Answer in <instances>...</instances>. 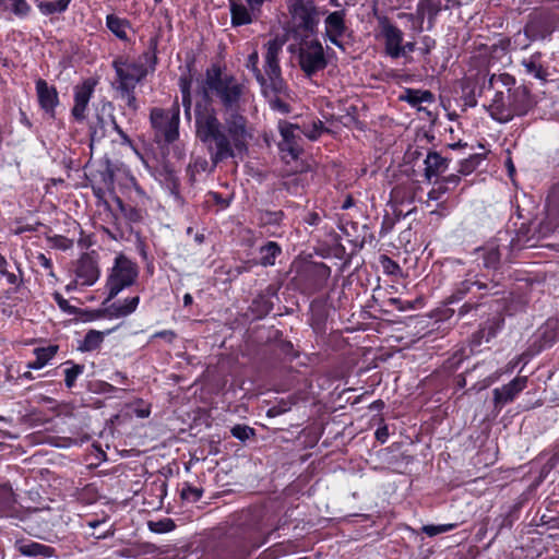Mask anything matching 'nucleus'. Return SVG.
I'll list each match as a JSON object with an SVG mask.
<instances>
[{"instance_id": "obj_1", "label": "nucleus", "mask_w": 559, "mask_h": 559, "mask_svg": "<svg viewBox=\"0 0 559 559\" xmlns=\"http://www.w3.org/2000/svg\"><path fill=\"white\" fill-rule=\"evenodd\" d=\"M204 98L194 108L195 138L203 143L213 165L242 156L254 138V129L240 111L246 87L218 66L206 70Z\"/></svg>"}, {"instance_id": "obj_2", "label": "nucleus", "mask_w": 559, "mask_h": 559, "mask_svg": "<svg viewBox=\"0 0 559 559\" xmlns=\"http://www.w3.org/2000/svg\"><path fill=\"white\" fill-rule=\"evenodd\" d=\"M496 80L501 81L508 88L507 92H496L488 107L490 116L499 122H508L515 116L527 114L534 105L527 87L524 85L511 87L510 85H514V79L509 74H500L498 78L492 75L490 84Z\"/></svg>"}, {"instance_id": "obj_3", "label": "nucleus", "mask_w": 559, "mask_h": 559, "mask_svg": "<svg viewBox=\"0 0 559 559\" xmlns=\"http://www.w3.org/2000/svg\"><path fill=\"white\" fill-rule=\"evenodd\" d=\"M286 39L282 36H274L264 44L263 71L267 80L269 93L281 92L284 88V79L280 66V55Z\"/></svg>"}, {"instance_id": "obj_4", "label": "nucleus", "mask_w": 559, "mask_h": 559, "mask_svg": "<svg viewBox=\"0 0 559 559\" xmlns=\"http://www.w3.org/2000/svg\"><path fill=\"white\" fill-rule=\"evenodd\" d=\"M179 115L180 108L177 102L168 109L153 108L150 120L156 136L163 138L167 143L176 141L179 136Z\"/></svg>"}, {"instance_id": "obj_5", "label": "nucleus", "mask_w": 559, "mask_h": 559, "mask_svg": "<svg viewBox=\"0 0 559 559\" xmlns=\"http://www.w3.org/2000/svg\"><path fill=\"white\" fill-rule=\"evenodd\" d=\"M136 277V265L124 255H118L106 284L108 289L107 300L115 298L122 289L131 286Z\"/></svg>"}, {"instance_id": "obj_6", "label": "nucleus", "mask_w": 559, "mask_h": 559, "mask_svg": "<svg viewBox=\"0 0 559 559\" xmlns=\"http://www.w3.org/2000/svg\"><path fill=\"white\" fill-rule=\"evenodd\" d=\"M298 61L307 78H311L328 66L323 46L317 39L302 40L300 43Z\"/></svg>"}, {"instance_id": "obj_7", "label": "nucleus", "mask_w": 559, "mask_h": 559, "mask_svg": "<svg viewBox=\"0 0 559 559\" xmlns=\"http://www.w3.org/2000/svg\"><path fill=\"white\" fill-rule=\"evenodd\" d=\"M265 0H228L233 27L252 24L262 15Z\"/></svg>"}, {"instance_id": "obj_8", "label": "nucleus", "mask_w": 559, "mask_h": 559, "mask_svg": "<svg viewBox=\"0 0 559 559\" xmlns=\"http://www.w3.org/2000/svg\"><path fill=\"white\" fill-rule=\"evenodd\" d=\"M378 36L383 43L384 52L392 59L401 58L404 33L388 16L377 17Z\"/></svg>"}, {"instance_id": "obj_9", "label": "nucleus", "mask_w": 559, "mask_h": 559, "mask_svg": "<svg viewBox=\"0 0 559 559\" xmlns=\"http://www.w3.org/2000/svg\"><path fill=\"white\" fill-rule=\"evenodd\" d=\"M112 66L119 80L118 88H135L146 75V69L142 63L115 60Z\"/></svg>"}, {"instance_id": "obj_10", "label": "nucleus", "mask_w": 559, "mask_h": 559, "mask_svg": "<svg viewBox=\"0 0 559 559\" xmlns=\"http://www.w3.org/2000/svg\"><path fill=\"white\" fill-rule=\"evenodd\" d=\"M97 82L94 79H87L73 88L74 105L71 114L76 121H83L86 118L88 103L94 94Z\"/></svg>"}, {"instance_id": "obj_11", "label": "nucleus", "mask_w": 559, "mask_h": 559, "mask_svg": "<svg viewBox=\"0 0 559 559\" xmlns=\"http://www.w3.org/2000/svg\"><path fill=\"white\" fill-rule=\"evenodd\" d=\"M301 127L299 124L280 121L278 130L283 141L280 143L282 151H287L293 157H297L301 151L299 141L301 139Z\"/></svg>"}, {"instance_id": "obj_12", "label": "nucleus", "mask_w": 559, "mask_h": 559, "mask_svg": "<svg viewBox=\"0 0 559 559\" xmlns=\"http://www.w3.org/2000/svg\"><path fill=\"white\" fill-rule=\"evenodd\" d=\"M324 32L326 38L335 46L343 48L341 38L347 32L345 24V12L334 11L328 14L324 20Z\"/></svg>"}, {"instance_id": "obj_13", "label": "nucleus", "mask_w": 559, "mask_h": 559, "mask_svg": "<svg viewBox=\"0 0 559 559\" xmlns=\"http://www.w3.org/2000/svg\"><path fill=\"white\" fill-rule=\"evenodd\" d=\"M440 11H441L440 0H419L415 14H405L404 13V14H401L400 16H406L409 20L416 19L417 24H418L416 29L418 32H421L424 20L427 17L428 19V29L432 28L436 16L439 14Z\"/></svg>"}, {"instance_id": "obj_14", "label": "nucleus", "mask_w": 559, "mask_h": 559, "mask_svg": "<svg viewBox=\"0 0 559 559\" xmlns=\"http://www.w3.org/2000/svg\"><path fill=\"white\" fill-rule=\"evenodd\" d=\"M36 94L40 108L50 118H55L56 107L59 104V96L56 87L49 85L45 80L39 79L36 81Z\"/></svg>"}, {"instance_id": "obj_15", "label": "nucleus", "mask_w": 559, "mask_h": 559, "mask_svg": "<svg viewBox=\"0 0 559 559\" xmlns=\"http://www.w3.org/2000/svg\"><path fill=\"white\" fill-rule=\"evenodd\" d=\"M527 385L526 377H516L508 384L493 390V402L496 406H503L512 402L516 395L522 392Z\"/></svg>"}, {"instance_id": "obj_16", "label": "nucleus", "mask_w": 559, "mask_h": 559, "mask_svg": "<svg viewBox=\"0 0 559 559\" xmlns=\"http://www.w3.org/2000/svg\"><path fill=\"white\" fill-rule=\"evenodd\" d=\"M99 277V270L96 261L90 255H83L76 267V282L84 286H92Z\"/></svg>"}, {"instance_id": "obj_17", "label": "nucleus", "mask_w": 559, "mask_h": 559, "mask_svg": "<svg viewBox=\"0 0 559 559\" xmlns=\"http://www.w3.org/2000/svg\"><path fill=\"white\" fill-rule=\"evenodd\" d=\"M449 159L442 157L438 152L431 151L427 154L424 165V175L427 180L438 177L449 168Z\"/></svg>"}, {"instance_id": "obj_18", "label": "nucleus", "mask_w": 559, "mask_h": 559, "mask_svg": "<svg viewBox=\"0 0 559 559\" xmlns=\"http://www.w3.org/2000/svg\"><path fill=\"white\" fill-rule=\"evenodd\" d=\"M489 285L477 278L476 275L467 274V277L460 282L451 296V301H457L464 298L468 293H473L474 288L477 290L488 289Z\"/></svg>"}, {"instance_id": "obj_19", "label": "nucleus", "mask_w": 559, "mask_h": 559, "mask_svg": "<svg viewBox=\"0 0 559 559\" xmlns=\"http://www.w3.org/2000/svg\"><path fill=\"white\" fill-rule=\"evenodd\" d=\"M476 259L483 261V265L486 269L497 270L500 264V251L499 247L495 243H487L481 248L475 250Z\"/></svg>"}, {"instance_id": "obj_20", "label": "nucleus", "mask_w": 559, "mask_h": 559, "mask_svg": "<svg viewBox=\"0 0 559 559\" xmlns=\"http://www.w3.org/2000/svg\"><path fill=\"white\" fill-rule=\"evenodd\" d=\"M17 551L29 558L35 557H51L53 555V548L46 546L37 542H24L20 540L15 543Z\"/></svg>"}, {"instance_id": "obj_21", "label": "nucleus", "mask_w": 559, "mask_h": 559, "mask_svg": "<svg viewBox=\"0 0 559 559\" xmlns=\"http://www.w3.org/2000/svg\"><path fill=\"white\" fill-rule=\"evenodd\" d=\"M542 53L535 52L528 58L522 60V64L525 68L527 74L534 78L546 81L548 76L547 69L540 63Z\"/></svg>"}, {"instance_id": "obj_22", "label": "nucleus", "mask_w": 559, "mask_h": 559, "mask_svg": "<svg viewBox=\"0 0 559 559\" xmlns=\"http://www.w3.org/2000/svg\"><path fill=\"white\" fill-rule=\"evenodd\" d=\"M0 12H11L19 19H25L31 12L26 0H0Z\"/></svg>"}, {"instance_id": "obj_23", "label": "nucleus", "mask_w": 559, "mask_h": 559, "mask_svg": "<svg viewBox=\"0 0 559 559\" xmlns=\"http://www.w3.org/2000/svg\"><path fill=\"white\" fill-rule=\"evenodd\" d=\"M246 67H247V69H249L253 73L255 80L260 84L261 92L270 94L269 91H267L269 86H267V80L265 78V73H264V71L262 72L259 69V53H258V50H253L248 56L247 62H246Z\"/></svg>"}, {"instance_id": "obj_24", "label": "nucleus", "mask_w": 559, "mask_h": 559, "mask_svg": "<svg viewBox=\"0 0 559 559\" xmlns=\"http://www.w3.org/2000/svg\"><path fill=\"white\" fill-rule=\"evenodd\" d=\"M106 25L109 31L119 39H128L127 31L130 27V24L126 19H121L115 14H108L106 17Z\"/></svg>"}, {"instance_id": "obj_25", "label": "nucleus", "mask_w": 559, "mask_h": 559, "mask_svg": "<svg viewBox=\"0 0 559 559\" xmlns=\"http://www.w3.org/2000/svg\"><path fill=\"white\" fill-rule=\"evenodd\" d=\"M282 249L275 241H269L260 249V262L264 266L274 265Z\"/></svg>"}, {"instance_id": "obj_26", "label": "nucleus", "mask_w": 559, "mask_h": 559, "mask_svg": "<svg viewBox=\"0 0 559 559\" xmlns=\"http://www.w3.org/2000/svg\"><path fill=\"white\" fill-rule=\"evenodd\" d=\"M112 330H108L106 334H109ZM105 332L90 330L83 340L81 349L84 352H92L97 349L104 341Z\"/></svg>"}, {"instance_id": "obj_27", "label": "nucleus", "mask_w": 559, "mask_h": 559, "mask_svg": "<svg viewBox=\"0 0 559 559\" xmlns=\"http://www.w3.org/2000/svg\"><path fill=\"white\" fill-rule=\"evenodd\" d=\"M503 324V317L501 314H496L493 318L489 319L485 323L484 328L479 331L481 337L485 338L486 342H489L502 329Z\"/></svg>"}, {"instance_id": "obj_28", "label": "nucleus", "mask_w": 559, "mask_h": 559, "mask_svg": "<svg viewBox=\"0 0 559 559\" xmlns=\"http://www.w3.org/2000/svg\"><path fill=\"white\" fill-rule=\"evenodd\" d=\"M56 352V346L35 348L34 353L36 359L28 364V368L36 370L41 369L55 356Z\"/></svg>"}, {"instance_id": "obj_29", "label": "nucleus", "mask_w": 559, "mask_h": 559, "mask_svg": "<svg viewBox=\"0 0 559 559\" xmlns=\"http://www.w3.org/2000/svg\"><path fill=\"white\" fill-rule=\"evenodd\" d=\"M69 3L70 0L40 1L37 7L44 15H52L64 12L68 9Z\"/></svg>"}, {"instance_id": "obj_30", "label": "nucleus", "mask_w": 559, "mask_h": 559, "mask_svg": "<svg viewBox=\"0 0 559 559\" xmlns=\"http://www.w3.org/2000/svg\"><path fill=\"white\" fill-rule=\"evenodd\" d=\"M287 86L284 83V88L281 92H274L272 94L262 93L265 98H267L270 106L273 110H277L282 114H286L289 111L288 105L281 99L282 95H286Z\"/></svg>"}, {"instance_id": "obj_31", "label": "nucleus", "mask_w": 559, "mask_h": 559, "mask_svg": "<svg viewBox=\"0 0 559 559\" xmlns=\"http://www.w3.org/2000/svg\"><path fill=\"white\" fill-rule=\"evenodd\" d=\"M300 127L302 134L309 140H317L324 131V124L319 119H313L310 122H304Z\"/></svg>"}, {"instance_id": "obj_32", "label": "nucleus", "mask_w": 559, "mask_h": 559, "mask_svg": "<svg viewBox=\"0 0 559 559\" xmlns=\"http://www.w3.org/2000/svg\"><path fill=\"white\" fill-rule=\"evenodd\" d=\"M481 160L483 157L479 154H475L463 159L460 164L459 174L464 176L472 174L479 166Z\"/></svg>"}, {"instance_id": "obj_33", "label": "nucleus", "mask_w": 559, "mask_h": 559, "mask_svg": "<svg viewBox=\"0 0 559 559\" xmlns=\"http://www.w3.org/2000/svg\"><path fill=\"white\" fill-rule=\"evenodd\" d=\"M406 93L407 102L414 106L432 102V94L429 91L408 90Z\"/></svg>"}, {"instance_id": "obj_34", "label": "nucleus", "mask_w": 559, "mask_h": 559, "mask_svg": "<svg viewBox=\"0 0 559 559\" xmlns=\"http://www.w3.org/2000/svg\"><path fill=\"white\" fill-rule=\"evenodd\" d=\"M175 526L176 525L171 519L148 522L150 530L158 534L171 532L175 528Z\"/></svg>"}, {"instance_id": "obj_35", "label": "nucleus", "mask_w": 559, "mask_h": 559, "mask_svg": "<svg viewBox=\"0 0 559 559\" xmlns=\"http://www.w3.org/2000/svg\"><path fill=\"white\" fill-rule=\"evenodd\" d=\"M84 371V366L73 365L64 370V382L67 388H72L80 374Z\"/></svg>"}, {"instance_id": "obj_36", "label": "nucleus", "mask_w": 559, "mask_h": 559, "mask_svg": "<svg viewBox=\"0 0 559 559\" xmlns=\"http://www.w3.org/2000/svg\"><path fill=\"white\" fill-rule=\"evenodd\" d=\"M207 167L209 162L206 158H194L193 162H191L188 167V173L190 174L191 180H195V174L206 171Z\"/></svg>"}, {"instance_id": "obj_37", "label": "nucleus", "mask_w": 559, "mask_h": 559, "mask_svg": "<svg viewBox=\"0 0 559 559\" xmlns=\"http://www.w3.org/2000/svg\"><path fill=\"white\" fill-rule=\"evenodd\" d=\"M456 527L455 523H449V524H439V525H425L423 527V532L432 537L442 533L450 532Z\"/></svg>"}, {"instance_id": "obj_38", "label": "nucleus", "mask_w": 559, "mask_h": 559, "mask_svg": "<svg viewBox=\"0 0 559 559\" xmlns=\"http://www.w3.org/2000/svg\"><path fill=\"white\" fill-rule=\"evenodd\" d=\"M121 99L132 111H136L138 102L134 95V88H118Z\"/></svg>"}, {"instance_id": "obj_39", "label": "nucleus", "mask_w": 559, "mask_h": 559, "mask_svg": "<svg viewBox=\"0 0 559 559\" xmlns=\"http://www.w3.org/2000/svg\"><path fill=\"white\" fill-rule=\"evenodd\" d=\"M233 437L246 441L254 435L253 428L245 425H236L231 428Z\"/></svg>"}, {"instance_id": "obj_40", "label": "nucleus", "mask_w": 559, "mask_h": 559, "mask_svg": "<svg viewBox=\"0 0 559 559\" xmlns=\"http://www.w3.org/2000/svg\"><path fill=\"white\" fill-rule=\"evenodd\" d=\"M19 275L15 274L14 272H11L9 270V266H3L1 267L0 270V274L5 277L7 282L10 284V285H13L15 286L16 288L21 286L22 284V272L19 270Z\"/></svg>"}, {"instance_id": "obj_41", "label": "nucleus", "mask_w": 559, "mask_h": 559, "mask_svg": "<svg viewBox=\"0 0 559 559\" xmlns=\"http://www.w3.org/2000/svg\"><path fill=\"white\" fill-rule=\"evenodd\" d=\"M139 302H140V298L138 296L127 298L122 302L120 301V308L123 311L120 312L119 314H124V317H127V316L133 313L136 310Z\"/></svg>"}, {"instance_id": "obj_42", "label": "nucleus", "mask_w": 559, "mask_h": 559, "mask_svg": "<svg viewBox=\"0 0 559 559\" xmlns=\"http://www.w3.org/2000/svg\"><path fill=\"white\" fill-rule=\"evenodd\" d=\"M117 203H118V206L120 207V210L126 215V217L128 219H130L131 222H139L142 219V213L139 210L133 209V207L127 209L124 206L123 202L119 198L117 199Z\"/></svg>"}, {"instance_id": "obj_43", "label": "nucleus", "mask_w": 559, "mask_h": 559, "mask_svg": "<svg viewBox=\"0 0 559 559\" xmlns=\"http://www.w3.org/2000/svg\"><path fill=\"white\" fill-rule=\"evenodd\" d=\"M123 310L120 308V301L114 302L104 309V316L109 319L124 318V314H119Z\"/></svg>"}, {"instance_id": "obj_44", "label": "nucleus", "mask_w": 559, "mask_h": 559, "mask_svg": "<svg viewBox=\"0 0 559 559\" xmlns=\"http://www.w3.org/2000/svg\"><path fill=\"white\" fill-rule=\"evenodd\" d=\"M181 496L186 500L198 501L202 497V490L195 487H186L182 489Z\"/></svg>"}, {"instance_id": "obj_45", "label": "nucleus", "mask_w": 559, "mask_h": 559, "mask_svg": "<svg viewBox=\"0 0 559 559\" xmlns=\"http://www.w3.org/2000/svg\"><path fill=\"white\" fill-rule=\"evenodd\" d=\"M55 300L62 310L68 311L69 313L75 312V309L71 307L69 302L60 294H55Z\"/></svg>"}, {"instance_id": "obj_46", "label": "nucleus", "mask_w": 559, "mask_h": 559, "mask_svg": "<svg viewBox=\"0 0 559 559\" xmlns=\"http://www.w3.org/2000/svg\"><path fill=\"white\" fill-rule=\"evenodd\" d=\"M376 439L380 441L381 443H384L388 440L389 437V429L386 426L379 427L376 430Z\"/></svg>"}, {"instance_id": "obj_47", "label": "nucleus", "mask_w": 559, "mask_h": 559, "mask_svg": "<svg viewBox=\"0 0 559 559\" xmlns=\"http://www.w3.org/2000/svg\"><path fill=\"white\" fill-rule=\"evenodd\" d=\"M415 47H416L415 41H404L403 40L401 58L407 57L409 53L414 52Z\"/></svg>"}, {"instance_id": "obj_48", "label": "nucleus", "mask_w": 559, "mask_h": 559, "mask_svg": "<svg viewBox=\"0 0 559 559\" xmlns=\"http://www.w3.org/2000/svg\"><path fill=\"white\" fill-rule=\"evenodd\" d=\"M443 181L452 188H455L459 186L460 181H461V177L460 175H456V174H451L447 177L443 178Z\"/></svg>"}, {"instance_id": "obj_49", "label": "nucleus", "mask_w": 559, "mask_h": 559, "mask_svg": "<svg viewBox=\"0 0 559 559\" xmlns=\"http://www.w3.org/2000/svg\"><path fill=\"white\" fill-rule=\"evenodd\" d=\"M175 336H176V334L171 330H164V331L156 332L154 334V337L165 338L168 342H171L175 338Z\"/></svg>"}, {"instance_id": "obj_50", "label": "nucleus", "mask_w": 559, "mask_h": 559, "mask_svg": "<svg viewBox=\"0 0 559 559\" xmlns=\"http://www.w3.org/2000/svg\"><path fill=\"white\" fill-rule=\"evenodd\" d=\"M423 45H424L423 52L429 53L430 50L435 47L436 41L432 38H430L429 36H425L423 38Z\"/></svg>"}, {"instance_id": "obj_51", "label": "nucleus", "mask_w": 559, "mask_h": 559, "mask_svg": "<svg viewBox=\"0 0 559 559\" xmlns=\"http://www.w3.org/2000/svg\"><path fill=\"white\" fill-rule=\"evenodd\" d=\"M210 195L213 198L215 203L219 204L221 209H226L228 206V201L222 198L218 193L211 192Z\"/></svg>"}, {"instance_id": "obj_52", "label": "nucleus", "mask_w": 559, "mask_h": 559, "mask_svg": "<svg viewBox=\"0 0 559 559\" xmlns=\"http://www.w3.org/2000/svg\"><path fill=\"white\" fill-rule=\"evenodd\" d=\"M179 86H180V91H181L182 96L190 95V81H188L187 79L181 78Z\"/></svg>"}, {"instance_id": "obj_53", "label": "nucleus", "mask_w": 559, "mask_h": 559, "mask_svg": "<svg viewBox=\"0 0 559 559\" xmlns=\"http://www.w3.org/2000/svg\"><path fill=\"white\" fill-rule=\"evenodd\" d=\"M466 88H467V87H464V88H463V92H464V94H465V104H466V105H468V106H471V107L476 106L477 100H476V97H475L474 93H468V94H467V93H466Z\"/></svg>"}, {"instance_id": "obj_54", "label": "nucleus", "mask_w": 559, "mask_h": 559, "mask_svg": "<svg viewBox=\"0 0 559 559\" xmlns=\"http://www.w3.org/2000/svg\"><path fill=\"white\" fill-rule=\"evenodd\" d=\"M182 105L185 107L186 115H190L191 109V94L182 96Z\"/></svg>"}, {"instance_id": "obj_55", "label": "nucleus", "mask_w": 559, "mask_h": 559, "mask_svg": "<svg viewBox=\"0 0 559 559\" xmlns=\"http://www.w3.org/2000/svg\"><path fill=\"white\" fill-rule=\"evenodd\" d=\"M451 190V187H449L443 179L440 181L439 186L437 187L438 195H442Z\"/></svg>"}, {"instance_id": "obj_56", "label": "nucleus", "mask_w": 559, "mask_h": 559, "mask_svg": "<svg viewBox=\"0 0 559 559\" xmlns=\"http://www.w3.org/2000/svg\"><path fill=\"white\" fill-rule=\"evenodd\" d=\"M112 124H114V128L115 130L120 134L122 141L124 143H130V139L128 138V135L120 129V127L116 123V121L114 120L112 121Z\"/></svg>"}, {"instance_id": "obj_57", "label": "nucleus", "mask_w": 559, "mask_h": 559, "mask_svg": "<svg viewBox=\"0 0 559 559\" xmlns=\"http://www.w3.org/2000/svg\"><path fill=\"white\" fill-rule=\"evenodd\" d=\"M353 205H354L353 198L352 197H347L346 200L344 201L343 205H342V209L343 210H347V209H349Z\"/></svg>"}, {"instance_id": "obj_58", "label": "nucleus", "mask_w": 559, "mask_h": 559, "mask_svg": "<svg viewBox=\"0 0 559 559\" xmlns=\"http://www.w3.org/2000/svg\"><path fill=\"white\" fill-rule=\"evenodd\" d=\"M428 198L431 200H439L441 195H438L437 188H435L428 192Z\"/></svg>"}, {"instance_id": "obj_59", "label": "nucleus", "mask_w": 559, "mask_h": 559, "mask_svg": "<svg viewBox=\"0 0 559 559\" xmlns=\"http://www.w3.org/2000/svg\"><path fill=\"white\" fill-rule=\"evenodd\" d=\"M192 301H193L192 296L189 293L185 294V296H183V305L185 306H190L192 304Z\"/></svg>"}, {"instance_id": "obj_60", "label": "nucleus", "mask_w": 559, "mask_h": 559, "mask_svg": "<svg viewBox=\"0 0 559 559\" xmlns=\"http://www.w3.org/2000/svg\"><path fill=\"white\" fill-rule=\"evenodd\" d=\"M126 379H127V378H126V376H124L123 373H121V372H117V373H115V376H114V380H115L116 382H124V381H126Z\"/></svg>"}, {"instance_id": "obj_61", "label": "nucleus", "mask_w": 559, "mask_h": 559, "mask_svg": "<svg viewBox=\"0 0 559 559\" xmlns=\"http://www.w3.org/2000/svg\"><path fill=\"white\" fill-rule=\"evenodd\" d=\"M39 259L41 260V265L43 266L50 267V261L44 254H41L39 257Z\"/></svg>"}, {"instance_id": "obj_62", "label": "nucleus", "mask_w": 559, "mask_h": 559, "mask_svg": "<svg viewBox=\"0 0 559 559\" xmlns=\"http://www.w3.org/2000/svg\"><path fill=\"white\" fill-rule=\"evenodd\" d=\"M471 308H472L471 304H468V302L464 304L462 306V308L460 309V314L467 312Z\"/></svg>"}, {"instance_id": "obj_63", "label": "nucleus", "mask_w": 559, "mask_h": 559, "mask_svg": "<svg viewBox=\"0 0 559 559\" xmlns=\"http://www.w3.org/2000/svg\"><path fill=\"white\" fill-rule=\"evenodd\" d=\"M100 524V522L98 521H91L88 522V525L92 527V528H95L96 526H98Z\"/></svg>"}, {"instance_id": "obj_64", "label": "nucleus", "mask_w": 559, "mask_h": 559, "mask_svg": "<svg viewBox=\"0 0 559 559\" xmlns=\"http://www.w3.org/2000/svg\"><path fill=\"white\" fill-rule=\"evenodd\" d=\"M203 239H204V236H203V235H197V236H195V241H198V242H202V241H203Z\"/></svg>"}]
</instances>
